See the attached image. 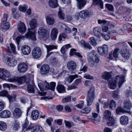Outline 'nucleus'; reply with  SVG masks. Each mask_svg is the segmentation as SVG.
I'll list each match as a JSON object with an SVG mask.
<instances>
[{"instance_id": "aec40b11", "label": "nucleus", "mask_w": 132, "mask_h": 132, "mask_svg": "<svg viewBox=\"0 0 132 132\" xmlns=\"http://www.w3.org/2000/svg\"><path fill=\"white\" fill-rule=\"evenodd\" d=\"M121 54L123 57L126 59H129L131 56L129 51L127 49L124 51H121Z\"/></svg>"}, {"instance_id": "5fc2aeb1", "label": "nucleus", "mask_w": 132, "mask_h": 132, "mask_svg": "<svg viewBox=\"0 0 132 132\" xmlns=\"http://www.w3.org/2000/svg\"><path fill=\"white\" fill-rule=\"evenodd\" d=\"M94 61L93 59L90 57L89 60V64L91 67H93L94 65Z\"/></svg>"}, {"instance_id": "e2e57ef3", "label": "nucleus", "mask_w": 132, "mask_h": 132, "mask_svg": "<svg viewBox=\"0 0 132 132\" xmlns=\"http://www.w3.org/2000/svg\"><path fill=\"white\" fill-rule=\"evenodd\" d=\"M96 55H95V57H94V62L96 63H98L100 61V58L98 54H96Z\"/></svg>"}, {"instance_id": "6e6d98bb", "label": "nucleus", "mask_w": 132, "mask_h": 132, "mask_svg": "<svg viewBox=\"0 0 132 132\" xmlns=\"http://www.w3.org/2000/svg\"><path fill=\"white\" fill-rule=\"evenodd\" d=\"M8 94V92L6 90L0 92V96L7 97Z\"/></svg>"}, {"instance_id": "37998d69", "label": "nucleus", "mask_w": 132, "mask_h": 132, "mask_svg": "<svg viewBox=\"0 0 132 132\" xmlns=\"http://www.w3.org/2000/svg\"><path fill=\"white\" fill-rule=\"evenodd\" d=\"M33 127L31 129H32V132H38L39 130H41L43 129L42 127L36 126H34V125H32Z\"/></svg>"}, {"instance_id": "0e129e2a", "label": "nucleus", "mask_w": 132, "mask_h": 132, "mask_svg": "<svg viewBox=\"0 0 132 132\" xmlns=\"http://www.w3.org/2000/svg\"><path fill=\"white\" fill-rule=\"evenodd\" d=\"M118 49L117 48L116 49L113 53V57L116 58L118 56Z\"/></svg>"}, {"instance_id": "9d476101", "label": "nucleus", "mask_w": 132, "mask_h": 132, "mask_svg": "<svg viewBox=\"0 0 132 132\" xmlns=\"http://www.w3.org/2000/svg\"><path fill=\"white\" fill-rule=\"evenodd\" d=\"M67 67L69 70L71 71L75 70L76 67V63L73 61H70L67 63Z\"/></svg>"}, {"instance_id": "39448f33", "label": "nucleus", "mask_w": 132, "mask_h": 132, "mask_svg": "<svg viewBox=\"0 0 132 132\" xmlns=\"http://www.w3.org/2000/svg\"><path fill=\"white\" fill-rule=\"evenodd\" d=\"M11 76L10 73L5 69L0 68V79L9 82Z\"/></svg>"}, {"instance_id": "13d9d810", "label": "nucleus", "mask_w": 132, "mask_h": 132, "mask_svg": "<svg viewBox=\"0 0 132 132\" xmlns=\"http://www.w3.org/2000/svg\"><path fill=\"white\" fill-rule=\"evenodd\" d=\"M6 124H0V130L2 131H5L6 129Z\"/></svg>"}, {"instance_id": "ea45409f", "label": "nucleus", "mask_w": 132, "mask_h": 132, "mask_svg": "<svg viewBox=\"0 0 132 132\" xmlns=\"http://www.w3.org/2000/svg\"><path fill=\"white\" fill-rule=\"evenodd\" d=\"M58 16L60 19L63 20L64 19L65 14L63 11L60 9L58 13Z\"/></svg>"}, {"instance_id": "2f4dec72", "label": "nucleus", "mask_w": 132, "mask_h": 132, "mask_svg": "<svg viewBox=\"0 0 132 132\" xmlns=\"http://www.w3.org/2000/svg\"><path fill=\"white\" fill-rule=\"evenodd\" d=\"M11 57V55L3 54V60L4 62L6 63V64L7 65L8 61H9V59Z\"/></svg>"}, {"instance_id": "3c124183", "label": "nucleus", "mask_w": 132, "mask_h": 132, "mask_svg": "<svg viewBox=\"0 0 132 132\" xmlns=\"http://www.w3.org/2000/svg\"><path fill=\"white\" fill-rule=\"evenodd\" d=\"M107 121V124H114L116 123L115 120L112 117L106 120Z\"/></svg>"}, {"instance_id": "423d86ee", "label": "nucleus", "mask_w": 132, "mask_h": 132, "mask_svg": "<svg viewBox=\"0 0 132 132\" xmlns=\"http://www.w3.org/2000/svg\"><path fill=\"white\" fill-rule=\"evenodd\" d=\"M27 77L25 76L17 77L15 76L12 77L11 76L9 82H14L17 81L19 84H21L26 81Z\"/></svg>"}, {"instance_id": "49530a36", "label": "nucleus", "mask_w": 132, "mask_h": 132, "mask_svg": "<svg viewBox=\"0 0 132 132\" xmlns=\"http://www.w3.org/2000/svg\"><path fill=\"white\" fill-rule=\"evenodd\" d=\"M116 106V102L113 100H111L110 102L109 107L111 109H115Z\"/></svg>"}, {"instance_id": "0eeeda50", "label": "nucleus", "mask_w": 132, "mask_h": 132, "mask_svg": "<svg viewBox=\"0 0 132 132\" xmlns=\"http://www.w3.org/2000/svg\"><path fill=\"white\" fill-rule=\"evenodd\" d=\"M42 51L41 49L38 47H35L32 52V55L34 59H38L41 56Z\"/></svg>"}, {"instance_id": "052dcab7", "label": "nucleus", "mask_w": 132, "mask_h": 132, "mask_svg": "<svg viewBox=\"0 0 132 132\" xmlns=\"http://www.w3.org/2000/svg\"><path fill=\"white\" fill-rule=\"evenodd\" d=\"M81 79L80 78L77 79L74 82L73 84L75 86H77L78 84L81 83Z\"/></svg>"}, {"instance_id": "f257e3e1", "label": "nucleus", "mask_w": 132, "mask_h": 132, "mask_svg": "<svg viewBox=\"0 0 132 132\" xmlns=\"http://www.w3.org/2000/svg\"><path fill=\"white\" fill-rule=\"evenodd\" d=\"M125 76L122 75L116 76L114 81L109 83L110 88L112 89L115 88L116 87L117 82H118L119 87H120L123 83L125 81Z\"/></svg>"}, {"instance_id": "9b49d317", "label": "nucleus", "mask_w": 132, "mask_h": 132, "mask_svg": "<svg viewBox=\"0 0 132 132\" xmlns=\"http://www.w3.org/2000/svg\"><path fill=\"white\" fill-rule=\"evenodd\" d=\"M35 31L33 32L30 31L27 34L25 35L26 37L29 39H31L33 40H36V36Z\"/></svg>"}, {"instance_id": "6e6552de", "label": "nucleus", "mask_w": 132, "mask_h": 132, "mask_svg": "<svg viewBox=\"0 0 132 132\" xmlns=\"http://www.w3.org/2000/svg\"><path fill=\"white\" fill-rule=\"evenodd\" d=\"M108 46L107 45H104L101 47H98L97 50L99 53L101 55H103L108 53Z\"/></svg>"}, {"instance_id": "774afa93", "label": "nucleus", "mask_w": 132, "mask_h": 132, "mask_svg": "<svg viewBox=\"0 0 132 132\" xmlns=\"http://www.w3.org/2000/svg\"><path fill=\"white\" fill-rule=\"evenodd\" d=\"M76 50L75 49L72 48L71 49L70 52V56H72L75 55V53L77 52H76Z\"/></svg>"}, {"instance_id": "58836bf2", "label": "nucleus", "mask_w": 132, "mask_h": 132, "mask_svg": "<svg viewBox=\"0 0 132 132\" xmlns=\"http://www.w3.org/2000/svg\"><path fill=\"white\" fill-rule=\"evenodd\" d=\"M103 78L105 80H109L111 77V75L110 72H105L102 76Z\"/></svg>"}, {"instance_id": "603ef678", "label": "nucleus", "mask_w": 132, "mask_h": 132, "mask_svg": "<svg viewBox=\"0 0 132 132\" xmlns=\"http://www.w3.org/2000/svg\"><path fill=\"white\" fill-rule=\"evenodd\" d=\"M105 6L108 10L110 11H112L114 10V7L113 5L111 4H105Z\"/></svg>"}, {"instance_id": "b1692460", "label": "nucleus", "mask_w": 132, "mask_h": 132, "mask_svg": "<svg viewBox=\"0 0 132 132\" xmlns=\"http://www.w3.org/2000/svg\"><path fill=\"white\" fill-rule=\"evenodd\" d=\"M16 64V61L14 58L13 57L12 55V57L10 59L9 61H8L7 65L10 66L14 67Z\"/></svg>"}, {"instance_id": "7c9ffc66", "label": "nucleus", "mask_w": 132, "mask_h": 132, "mask_svg": "<svg viewBox=\"0 0 132 132\" xmlns=\"http://www.w3.org/2000/svg\"><path fill=\"white\" fill-rule=\"evenodd\" d=\"M93 4L95 6L98 5L101 8H103V3L101 0H92Z\"/></svg>"}, {"instance_id": "e433bc0d", "label": "nucleus", "mask_w": 132, "mask_h": 132, "mask_svg": "<svg viewBox=\"0 0 132 132\" xmlns=\"http://www.w3.org/2000/svg\"><path fill=\"white\" fill-rule=\"evenodd\" d=\"M104 119L106 120L111 117V114L110 111L108 110L105 111L104 113Z\"/></svg>"}, {"instance_id": "f8f14e48", "label": "nucleus", "mask_w": 132, "mask_h": 132, "mask_svg": "<svg viewBox=\"0 0 132 132\" xmlns=\"http://www.w3.org/2000/svg\"><path fill=\"white\" fill-rule=\"evenodd\" d=\"M38 87L41 91H44V90H48V88L47 86L48 85V82L46 81L45 82L41 81L38 84Z\"/></svg>"}, {"instance_id": "a211bd4d", "label": "nucleus", "mask_w": 132, "mask_h": 132, "mask_svg": "<svg viewBox=\"0 0 132 132\" xmlns=\"http://www.w3.org/2000/svg\"><path fill=\"white\" fill-rule=\"evenodd\" d=\"M17 27L18 31L20 32H23L26 30V27L24 24L21 22L18 24Z\"/></svg>"}, {"instance_id": "864d4df0", "label": "nucleus", "mask_w": 132, "mask_h": 132, "mask_svg": "<svg viewBox=\"0 0 132 132\" xmlns=\"http://www.w3.org/2000/svg\"><path fill=\"white\" fill-rule=\"evenodd\" d=\"M89 39L90 41V43L94 46H96V41L94 37H91L89 38Z\"/></svg>"}, {"instance_id": "a18cd8bd", "label": "nucleus", "mask_w": 132, "mask_h": 132, "mask_svg": "<svg viewBox=\"0 0 132 132\" xmlns=\"http://www.w3.org/2000/svg\"><path fill=\"white\" fill-rule=\"evenodd\" d=\"M91 111V108L88 106H87L85 108L82 109L81 112L82 113L87 114L89 113Z\"/></svg>"}, {"instance_id": "4c0bfd02", "label": "nucleus", "mask_w": 132, "mask_h": 132, "mask_svg": "<svg viewBox=\"0 0 132 132\" xmlns=\"http://www.w3.org/2000/svg\"><path fill=\"white\" fill-rule=\"evenodd\" d=\"M56 85V83L55 82H51L49 85L48 83V85L47 86V87L48 90L50 89L54 91L55 89Z\"/></svg>"}, {"instance_id": "4d7b16f0", "label": "nucleus", "mask_w": 132, "mask_h": 132, "mask_svg": "<svg viewBox=\"0 0 132 132\" xmlns=\"http://www.w3.org/2000/svg\"><path fill=\"white\" fill-rule=\"evenodd\" d=\"M116 112L117 114H120L121 113L123 112V111L121 107H119L116 109Z\"/></svg>"}, {"instance_id": "dca6fc26", "label": "nucleus", "mask_w": 132, "mask_h": 132, "mask_svg": "<svg viewBox=\"0 0 132 132\" xmlns=\"http://www.w3.org/2000/svg\"><path fill=\"white\" fill-rule=\"evenodd\" d=\"M21 51L22 53L24 55L29 54L31 51V49L28 46L25 45L22 46L21 48Z\"/></svg>"}, {"instance_id": "20e7f679", "label": "nucleus", "mask_w": 132, "mask_h": 132, "mask_svg": "<svg viewBox=\"0 0 132 132\" xmlns=\"http://www.w3.org/2000/svg\"><path fill=\"white\" fill-rule=\"evenodd\" d=\"M53 69H50L49 66L47 64L42 65L40 68V73L42 75H46L54 72Z\"/></svg>"}, {"instance_id": "4be33fe9", "label": "nucleus", "mask_w": 132, "mask_h": 132, "mask_svg": "<svg viewBox=\"0 0 132 132\" xmlns=\"http://www.w3.org/2000/svg\"><path fill=\"white\" fill-rule=\"evenodd\" d=\"M89 15V11L86 10L82 11L79 12V16L82 18L85 19Z\"/></svg>"}, {"instance_id": "1a4fd4ad", "label": "nucleus", "mask_w": 132, "mask_h": 132, "mask_svg": "<svg viewBox=\"0 0 132 132\" xmlns=\"http://www.w3.org/2000/svg\"><path fill=\"white\" fill-rule=\"evenodd\" d=\"M28 68V65L26 63H21L18 65V71L20 72H24L27 70Z\"/></svg>"}, {"instance_id": "7ed1b4c3", "label": "nucleus", "mask_w": 132, "mask_h": 132, "mask_svg": "<svg viewBox=\"0 0 132 132\" xmlns=\"http://www.w3.org/2000/svg\"><path fill=\"white\" fill-rule=\"evenodd\" d=\"M95 97L94 88L93 87H92L87 92L86 99L87 106H90L92 105Z\"/></svg>"}, {"instance_id": "69168bd1", "label": "nucleus", "mask_w": 132, "mask_h": 132, "mask_svg": "<svg viewBox=\"0 0 132 132\" xmlns=\"http://www.w3.org/2000/svg\"><path fill=\"white\" fill-rule=\"evenodd\" d=\"M5 106V104L4 102L0 101V112L4 109Z\"/></svg>"}, {"instance_id": "09e8293b", "label": "nucleus", "mask_w": 132, "mask_h": 132, "mask_svg": "<svg viewBox=\"0 0 132 132\" xmlns=\"http://www.w3.org/2000/svg\"><path fill=\"white\" fill-rule=\"evenodd\" d=\"M71 96H68L67 97L63 98L62 99V102L65 103L70 102L71 100Z\"/></svg>"}, {"instance_id": "393cba45", "label": "nucleus", "mask_w": 132, "mask_h": 132, "mask_svg": "<svg viewBox=\"0 0 132 132\" xmlns=\"http://www.w3.org/2000/svg\"><path fill=\"white\" fill-rule=\"evenodd\" d=\"M132 104L131 102L129 100H126L124 103L123 107L127 110L130 109L131 107Z\"/></svg>"}, {"instance_id": "c756f323", "label": "nucleus", "mask_w": 132, "mask_h": 132, "mask_svg": "<svg viewBox=\"0 0 132 132\" xmlns=\"http://www.w3.org/2000/svg\"><path fill=\"white\" fill-rule=\"evenodd\" d=\"M31 116L33 119L37 120L39 116V113L38 110H36L33 111L31 113Z\"/></svg>"}, {"instance_id": "a878e982", "label": "nucleus", "mask_w": 132, "mask_h": 132, "mask_svg": "<svg viewBox=\"0 0 132 132\" xmlns=\"http://www.w3.org/2000/svg\"><path fill=\"white\" fill-rule=\"evenodd\" d=\"M78 2L77 6L79 9H81L86 4L85 0H76Z\"/></svg>"}, {"instance_id": "bb28decb", "label": "nucleus", "mask_w": 132, "mask_h": 132, "mask_svg": "<svg viewBox=\"0 0 132 132\" xmlns=\"http://www.w3.org/2000/svg\"><path fill=\"white\" fill-rule=\"evenodd\" d=\"M37 25V20L35 19H31L29 22V26L31 29L35 28Z\"/></svg>"}, {"instance_id": "bf43d9fd", "label": "nucleus", "mask_w": 132, "mask_h": 132, "mask_svg": "<svg viewBox=\"0 0 132 132\" xmlns=\"http://www.w3.org/2000/svg\"><path fill=\"white\" fill-rule=\"evenodd\" d=\"M131 24H126L123 26V29L125 30H129L130 29V27Z\"/></svg>"}, {"instance_id": "f3484780", "label": "nucleus", "mask_w": 132, "mask_h": 132, "mask_svg": "<svg viewBox=\"0 0 132 132\" xmlns=\"http://www.w3.org/2000/svg\"><path fill=\"white\" fill-rule=\"evenodd\" d=\"M11 115L10 112L8 110L3 111L0 113V116L2 118H7L10 117Z\"/></svg>"}, {"instance_id": "c85d7f7f", "label": "nucleus", "mask_w": 132, "mask_h": 132, "mask_svg": "<svg viewBox=\"0 0 132 132\" xmlns=\"http://www.w3.org/2000/svg\"><path fill=\"white\" fill-rule=\"evenodd\" d=\"M56 88L57 91L59 93H63L65 92V88L64 86L62 85L58 84Z\"/></svg>"}, {"instance_id": "338daca9", "label": "nucleus", "mask_w": 132, "mask_h": 132, "mask_svg": "<svg viewBox=\"0 0 132 132\" xmlns=\"http://www.w3.org/2000/svg\"><path fill=\"white\" fill-rule=\"evenodd\" d=\"M84 104V102L81 101H80L79 104L76 105V106L78 108L81 109L83 106Z\"/></svg>"}, {"instance_id": "c9c22d12", "label": "nucleus", "mask_w": 132, "mask_h": 132, "mask_svg": "<svg viewBox=\"0 0 132 132\" xmlns=\"http://www.w3.org/2000/svg\"><path fill=\"white\" fill-rule=\"evenodd\" d=\"M32 124H23L22 130L24 131H25L31 129L33 127Z\"/></svg>"}, {"instance_id": "2eb2a0df", "label": "nucleus", "mask_w": 132, "mask_h": 132, "mask_svg": "<svg viewBox=\"0 0 132 132\" xmlns=\"http://www.w3.org/2000/svg\"><path fill=\"white\" fill-rule=\"evenodd\" d=\"M46 21L47 23L50 25L53 24L55 22V20L53 18L52 14L48 15L46 17Z\"/></svg>"}, {"instance_id": "72a5a7b5", "label": "nucleus", "mask_w": 132, "mask_h": 132, "mask_svg": "<svg viewBox=\"0 0 132 132\" xmlns=\"http://www.w3.org/2000/svg\"><path fill=\"white\" fill-rule=\"evenodd\" d=\"M121 124H128V117L126 116L121 117L120 119Z\"/></svg>"}, {"instance_id": "8fccbe9b", "label": "nucleus", "mask_w": 132, "mask_h": 132, "mask_svg": "<svg viewBox=\"0 0 132 132\" xmlns=\"http://www.w3.org/2000/svg\"><path fill=\"white\" fill-rule=\"evenodd\" d=\"M67 36V35L65 33H61L59 36L58 40L59 41H61L62 40V38L65 39L66 38Z\"/></svg>"}, {"instance_id": "cd10ccee", "label": "nucleus", "mask_w": 132, "mask_h": 132, "mask_svg": "<svg viewBox=\"0 0 132 132\" xmlns=\"http://www.w3.org/2000/svg\"><path fill=\"white\" fill-rule=\"evenodd\" d=\"M101 30L100 28L99 27H95L93 30V32L95 35L98 37H100V35H101L102 33L100 32Z\"/></svg>"}, {"instance_id": "ddd939ff", "label": "nucleus", "mask_w": 132, "mask_h": 132, "mask_svg": "<svg viewBox=\"0 0 132 132\" xmlns=\"http://www.w3.org/2000/svg\"><path fill=\"white\" fill-rule=\"evenodd\" d=\"M10 46H7L6 48V50L7 52L9 53H13L14 54L16 53V47L14 44L11 43Z\"/></svg>"}, {"instance_id": "de8ad7c7", "label": "nucleus", "mask_w": 132, "mask_h": 132, "mask_svg": "<svg viewBox=\"0 0 132 132\" xmlns=\"http://www.w3.org/2000/svg\"><path fill=\"white\" fill-rule=\"evenodd\" d=\"M10 103H12L15 100L16 96L15 95L11 96L8 94L7 96Z\"/></svg>"}, {"instance_id": "a19ab883", "label": "nucleus", "mask_w": 132, "mask_h": 132, "mask_svg": "<svg viewBox=\"0 0 132 132\" xmlns=\"http://www.w3.org/2000/svg\"><path fill=\"white\" fill-rule=\"evenodd\" d=\"M78 77V75L76 74L73 75H70L68 77L67 80L69 82L71 83L73 79Z\"/></svg>"}, {"instance_id": "473e14b6", "label": "nucleus", "mask_w": 132, "mask_h": 132, "mask_svg": "<svg viewBox=\"0 0 132 132\" xmlns=\"http://www.w3.org/2000/svg\"><path fill=\"white\" fill-rule=\"evenodd\" d=\"M49 4L50 6L52 8L57 7L58 5L57 0H50L49 2Z\"/></svg>"}, {"instance_id": "f704fd0d", "label": "nucleus", "mask_w": 132, "mask_h": 132, "mask_svg": "<svg viewBox=\"0 0 132 132\" xmlns=\"http://www.w3.org/2000/svg\"><path fill=\"white\" fill-rule=\"evenodd\" d=\"M45 47L47 49V52H48L52 50L57 49V46L52 45H46Z\"/></svg>"}, {"instance_id": "6ab92c4d", "label": "nucleus", "mask_w": 132, "mask_h": 132, "mask_svg": "<svg viewBox=\"0 0 132 132\" xmlns=\"http://www.w3.org/2000/svg\"><path fill=\"white\" fill-rule=\"evenodd\" d=\"M14 116L16 118H20L21 116L22 112L20 109L18 108H16L13 112Z\"/></svg>"}, {"instance_id": "79ce46f5", "label": "nucleus", "mask_w": 132, "mask_h": 132, "mask_svg": "<svg viewBox=\"0 0 132 132\" xmlns=\"http://www.w3.org/2000/svg\"><path fill=\"white\" fill-rule=\"evenodd\" d=\"M74 121L75 122H77L78 121H81L82 123H88V121L85 120H82L79 117H76L74 116L73 117Z\"/></svg>"}, {"instance_id": "680f3d73", "label": "nucleus", "mask_w": 132, "mask_h": 132, "mask_svg": "<svg viewBox=\"0 0 132 132\" xmlns=\"http://www.w3.org/2000/svg\"><path fill=\"white\" fill-rule=\"evenodd\" d=\"M84 77L87 79H93V77L87 74H85L84 75Z\"/></svg>"}, {"instance_id": "5701e85b", "label": "nucleus", "mask_w": 132, "mask_h": 132, "mask_svg": "<svg viewBox=\"0 0 132 132\" xmlns=\"http://www.w3.org/2000/svg\"><path fill=\"white\" fill-rule=\"evenodd\" d=\"M32 85L29 84L27 86V91L29 93H34L35 85L34 84V81L31 80Z\"/></svg>"}, {"instance_id": "412c9836", "label": "nucleus", "mask_w": 132, "mask_h": 132, "mask_svg": "<svg viewBox=\"0 0 132 132\" xmlns=\"http://www.w3.org/2000/svg\"><path fill=\"white\" fill-rule=\"evenodd\" d=\"M58 34V30L56 28H54L51 31V37L52 40L56 39Z\"/></svg>"}, {"instance_id": "f03ea898", "label": "nucleus", "mask_w": 132, "mask_h": 132, "mask_svg": "<svg viewBox=\"0 0 132 132\" xmlns=\"http://www.w3.org/2000/svg\"><path fill=\"white\" fill-rule=\"evenodd\" d=\"M8 17L7 14L6 13L4 14L0 23V28L4 32H5L8 30L10 27L9 22H6Z\"/></svg>"}, {"instance_id": "4468645a", "label": "nucleus", "mask_w": 132, "mask_h": 132, "mask_svg": "<svg viewBox=\"0 0 132 132\" xmlns=\"http://www.w3.org/2000/svg\"><path fill=\"white\" fill-rule=\"evenodd\" d=\"M46 30L43 27H40L38 30V34L39 37L43 38L45 37L46 35Z\"/></svg>"}, {"instance_id": "c03bdc74", "label": "nucleus", "mask_w": 132, "mask_h": 132, "mask_svg": "<svg viewBox=\"0 0 132 132\" xmlns=\"http://www.w3.org/2000/svg\"><path fill=\"white\" fill-rule=\"evenodd\" d=\"M112 97L115 100H118L120 98L119 93L118 91L114 90L113 92Z\"/></svg>"}]
</instances>
